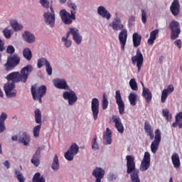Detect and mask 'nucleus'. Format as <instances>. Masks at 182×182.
<instances>
[{
    "mask_svg": "<svg viewBox=\"0 0 182 182\" xmlns=\"http://www.w3.org/2000/svg\"><path fill=\"white\" fill-rule=\"evenodd\" d=\"M162 114L164 117L166 119L167 122L171 121L172 117L171 114H170V112H168V109H163Z\"/></svg>",
    "mask_w": 182,
    "mask_h": 182,
    "instance_id": "obj_52",
    "label": "nucleus"
},
{
    "mask_svg": "<svg viewBox=\"0 0 182 182\" xmlns=\"http://www.w3.org/2000/svg\"><path fill=\"white\" fill-rule=\"evenodd\" d=\"M139 96L135 92H130L128 96V99L131 106H136L137 105V99Z\"/></svg>",
    "mask_w": 182,
    "mask_h": 182,
    "instance_id": "obj_32",
    "label": "nucleus"
},
{
    "mask_svg": "<svg viewBox=\"0 0 182 182\" xmlns=\"http://www.w3.org/2000/svg\"><path fill=\"white\" fill-rule=\"evenodd\" d=\"M18 141L23 144V146H29L31 144V136L26 133H23L19 135Z\"/></svg>",
    "mask_w": 182,
    "mask_h": 182,
    "instance_id": "obj_25",
    "label": "nucleus"
},
{
    "mask_svg": "<svg viewBox=\"0 0 182 182\" xmlns=\"http://www.w3.org/2000/svg\"><path fill=\"white\" fill-rule=\"evenodd\" d=\"M144 130L147 136H149L150 140H153L154 139V131L153 128L149 123L146 122L144 125Z\"/></svg>",
    "mask_w": 182,
    "mask_h": 182,
    "instance_id": "obj_29",
    "label": "nucleus"
},
{
    "mask_svg": "<svg viewBox=\"0 0 182 182\" xmlns=\"http://www.w3.org/2000/svg\"><path fill=\"white\" fill-rule=\"evenodd\" d=\"M3 33L6 39H11L12 35H14V31L6 27L3 30Z\"/></svg>",
    "mask_w": 182,
    "mask_h": 182,
    "instance_id": "obj_42",
    "label": "nucleus"
},
{
    "mask_svg": "<svg viewBox=\"0 0 182 182\" xmlns=\"http://www.w3.org/2000/svg\"><path fill=\"white\" fill-rule=\"evenodd\" d=\"M49 63V61L46 58H42L38 60L37 66L38 69H41L43 66H46Z\"/></svg>",
    "mask_w": 182,
    "mask_h": 182,
    "instance_id": "obj_43",
    "label": "nucleus"
},
{
    "mask_svg": "<svg viewBox=\"0 0 182 182\" xmlns=\"http://www.w3.org/2000/svg\"><path fill=\"white\" fill-rule=\"evenodd\" d=\"M110 28L113 29V31H122L124 26L122 23V20L119 17H115L114 21L109 23Z\"/></svg>",
    "mask_w": 182,
    "mask_h": 182,
    "instance_id": "obj_20",
    "label": "nucleus"
},
{
    "mask_svg": "<svg viewBox=\"0 0 182 182\" xmlns=\"http://www.w3.org/2000/svg\"><path fill=\"white\" fill-rule=\"evenodd\" d=\"M159 29H155L152 31L150 33V36L147 41V43H149V45H153L154 43V41L156 39L157 35H159Z\"/></svg>",
    "mask_w": 182,
    "mask_h": 182,
    "instance_id": "obj_33",
    "label": "nucleus"
},
{
    "mask_svg": "<svg viewBox=\"0 0 182 182\" xmlns=\"http://www.w3.org/2000/svg\"><path fill=\"white\" fill-rule=\"evenodd\" d=\"M4 165L5 166V167H6V168H9V167H10L9 161H6L4 163Z\"/></svg>",
    "mask_w": 182,
    "mask_h": 182,
    "instance_id": "obj_62",
    "label": "nucleus"
},
{
    "mask_svg": "<svg viewBox=\"0 0 182 182\" xmlns=\"http://www.w3.org/2000/svg\"><path fill=\"white\" fill-rule=\"evenodd\" d=\"M77 153H79V146L76 143H73L68 151L65 153L64 157L68 161H72Z\"/></svg>",
    "mask_w": 182,
    "mask_h": 182,
    "instance_id": "obj_8",
    "label": "nucleus"
},
{
    "mask_svg": "<svg viewBox=\"0 0 182 182\" xmlns=\"http://www.w3.org/2000/svg\"><path fill=\"white\" fill-rule=\"evenodd\" d=\"M132 60L133 65H136V68L138 69V72H140L141 69V66H143V60H144L143 54H141V53L139 50H138L136 52V55L132 58Z\"/></svg>",
    "mask_w": 182,
    "mask_h": 182,
    "instance_id": "obj_13",
    "label": "nucleus"
},
{
    "mask_svg": "<svg viewBox=\"0 0 182 182\" xmlns=\"http://www.w3.org/2000/svg\"><path fill=\"white\" fill-rule=\"evenodd\" d=\"M22 38L26 43H33L36 41L35 35L29 31H25L22 34Z\"/></svg>",
    "mask_w": 182,
    "mask_h": 182,
    "instance_id": "obj_18",
    "label": "nucleus"
},
{
    "mask_svg": "<svg viewBox=\"0 0 182 182\" xmlns=\"http://www.w3.org/2000/svg\"><path fill=\"white\" fill-rule=\"evenodd\" d=\"M35 120L37 124H42V114L39 109L35 110Z\"/></svg>",
    "mask_w": 182,
    "mask_h": 182,
    "instance_id": "obj_39",
    "label": "nucleus"
},
{
    "mask_svg": "<svg viewBox=\"0 0 182 182\" xmlns=\"http://www.w3.org/2000/svg\"><path fill=\"white\" fill-rule=\"evenodd\" d=\"M105 174H106V171L105 169L100 167H96L93 171H92V176L95 178H103L105 177Z\"/></svg>",
    "mask_w": 182,
    "mask_h": 182,
    "instance_id": "obj_26",
    "label": "nucleus"
},
{
    "mask_svg": "<svg viewBox=\"0 0 182 182\" xmlns=\"http://www.w3.org/2000/svg\"><path fill=\"white\" fill-rule=\"evenodd\" d=\"M129 86L132 89V90H134L136 92V90H139V87L137 86V82H136V80L134 78H132L129 80Z\"/></svg>",
    "mask_w": 182,
    "mask_h": 182,
    "instance_id": "obj_46",
    "label": "nucleus"
},
{
    "mask_svg": "<svg viewBox=\"0 0 182 182\" xmlns=\"http://www.w3.org/2000/svg\"><path fill=\"white\" fill-rule=\"evenodd\" d=\"M141 19L142 23H146V22H147V10L146 9H142L141 10Z\"/></svg>",
    "mask_w": 182,
    "mask_h": 182,
    "instance_id": "obj_45",
    "label": "nucleus"
},
{
    "mask_svg": "<svg viewBox=\"0 0 182 182\" xmlns=\"http://www.w3.org/2000/svg\"><path fill=\"white\" fill-rule=\"evenodd\" d=\"M50 11H45L43 14L44 22L49 28H53L55 26V21H56V15L55 14V10L53 7H50Z\"/></svg>",
    "mask_w": 182,
    "mask_h": 182,
    "instance_id": "obj_4",
    "label": "nucleus"
},
{
    "mask_svg": "<svg viewBox=\"0 0 182 182\" xmlns=\"http://www.w3.org/2000/svg\"><path fill=\"white\" fill-rule=\"evenodd\" d=\"M108 106H109V100H107V97H106V95L104 94L102 97V109L106 110Z\"/></svg>",
    "mask_w": 182,
    "mask_h": 182,
    "instance_id": "obj_49",
    "label": "nucleus"
},
{
    "mask_svg": "<svg viewBox=\"0 0 182 182\" xmlns=\"http://www.w3.org/2000/svg\"><path fill=\"white\" fill-rule=\"evenodd\" d=\"M68 7L70 9V12L73 15H76V11H77V5L73 2L68 3Z\"/></svg>",
    "mask_w": 182,
    "mask_h": 182,
    "instance_id": "obj_40",
    "label": "nucleus"
},
{
    "mask_svg": "<svg viewBox=\"0 0 182 182\" xmlns=\"http://www.w3.org/2000/svg\"><path fill=\"white\" fill-rule=\"evenodd\" d=\"M61 42L67 48H69L70 46H72V40L69 38H61Z\"/></svg>",
    "mask_w": 182,
    "mask_h": 182,
    "instance_id": "obj_50",
    "label": "nucleus"
},
{
    "mask_svg": "<svg viewBox=\"0 0 182 182\" xmlns=\"http://www.w3.org/2000/svg\"><path fill=\"white\" fill-rule=\"evenodd\" d=\"M132 41L134 48L140 46V43H141V36L137 33H134L132 36Z\"/></svg>",
    "mask_w": 182,
    "mask_h": 182,
    "instance_id": "obj_30",
    "label": "nucleus"
},
{
    "mask_svg": "<svg viewBox=\"0 0 182 182\" xmlns=\"http://www.w3.org/2000/svg\"><path fill=\"white\" fill-rule=\"evenodd\" d=\"M100 103L97 98H92L91 100V113L93 120L96 121L99 119V109Z\"/></svg>",
    "mask_w": 182,
    "mask_h": 182,
    "instance_id": "obj_9",
    "label": "nucleus"
},
{
    "mask_svg": "<svg viewBox=\"0 0 182 182\" xmlns=\"http://www.w3.org/2000/svg\"><path fill=\"white\" fill-rule=\"evenodd\" d=\"M160 146V142L157 141H153L151 144V151L153 154H156L159 150V146Z\"/></svg>",
    "mask_w": 182,
    "mask_h": 182,
    "instance_id": "obj_37",
    "label": "nucleus"
},
{
    "mask_svg": "<svg viewBox=\"0 0 182 182\" xmlns=\"http://www.w3.org/2000/svg\"><path fill=\"white\" fill-rule=\"evenodd\" d=\"M51 168L53 170H59V159H58V155H55L54 156Z\"/></svg>",
    "mask_w": 182,
    "mask_h": 182,
    "instance_id": "obj_44",
    "label": "nucleus"
},
{
    "mask_svg": "<svg viewBox=\"0 0 182 182\" xmlns=\"http://www.w3.org/2000/svg\"><path fill=\"white\" fill-rule=\"evenodd\" d=\"M107 179H108L109 181H113V180H116V176H115L114 173H109L107 175Z\"/></svg>",
    "mask_w": 182,
    "mask_h": 182,
    "instance_id": "obj_58",
    "label": "nucleus"
},
{
    "mask_svg": "<svg viewBox=\"0 0 182 182\" xmlns=\"http://www.w3.org/2000/svg\"><path fill=\"white\" fill-rule=\"evenodd\" d=\"M92 149L94 151L99 150V144L97 143V137L96 136L92 141Z\"/></svg>",
    "mask_w": 182,
    "mask_h": 182,
    "instance_id": "obj_51",
    "label": "nucleus"
},
{
    "mask_svg": "<svg viewBox=\"0 0 182 182\" xmlns=\"http://www.w3.org/2000/svg\"><path fill=\"white\" fill-rule=\"evenodd\" d=\"M16 178H17L18 181L19 182H25V177L21 171H15Z\"/></svg>",
    "mask_w": 182,
    "mask_h": 182,
    "instance_id": "obj_47",
    "label": "nucleus"
},
{
    "mask_svg": "<svg viewBox=\"0 0 182 182\" xmlns=\"http://www.w3.org/2000/svg\"><path fill=\"white\" fill-rule=\"evenodd\" d=\"M126 160L127 172L128 174H131V181L132 182H140V178H139V171H136V162H134V156L127 155L126 156Z\"/></svg>",
    "mask_w": 182,
    "mask_h": 182,
    "instance_id": "obj_2",
    "label": "nucleus"
},
{
    "mask_svg": "<svg viewBox=\"0 0 182 182\" xmlns=\"http://www.w3.org/2000/svg\"><path fill=\"white\" fill-rule=\"evenodd\" d=\"M119 45H121V50L124 51L126 42H127V30L123 29L119 33Z\"/></svg>",
    "mask_w": 182,
    "mask_h": 182,
    "instance_id": "obj_17",
    "label": "nucleus"
},
{
    "mask_svg": "<svg viewBox=\"0 0 182 182\" xmlns=\"http://www.w3.org/2000/svg\"><path fill=\"white\" fill-rule=\"evenodd\" d=\"M40 4L43 8H46V9H48L49 8V1L48 0H40Z\"/></svg>",
    "mask_w": 182,
    "mask_h": 182,
    "instance_id": "obj_55",
    "label": "nucleus"
},
{
    "mask_svg": "<svg viewBox=\"0 0 182 182\" xmlns=\"http://www.w3.org/2000/svg\"><path fill=\"white\" fill-rule=\"evenodd\" d=\"M60 16L62 22H63L65 25H70L73 23V21H76V15L68 12L66 9H62L60 11Z\"/></svg>",
    "mask_w": 182,
    "mask_h": 182,
    "instance_id": "obj_5",
    "label": "nucleus"
},
{
    "mask_svg": "<svg viewBox=\"0 0 182 182\" xmlns=\"http://www.w3.org/2000/svg\"><path fill=\"white\" fill-rule=\"evenodd\" d=\"M134 23H136V17L134 16H130L128 20L129 28L134 26Z\"/></svg>",
    "mask_w": 182,
    "mask_h": 182,
    "instance_id": "obj_53",
    "label": "nucleus"
},
{
    "mask_svg": "<svg viewBox=\"0 0 182 182\" xmlns=\"http://www.w3.org/2000/svg\"><path fill=\"white\" fill-rule=\"evenodd\" d=\"M174 45L177 46L178 49H181V40L178 39L174 41Z\"/></svg>",
    "mask_w": 182,
    "mask_h": 182,
    "instance_id": "obj_60",
    "label": "nucleus"
},
{
    "mask_svg": "<svg viewBox=\"0 0 182 182\" xmlns=\"http://www.w3.org/2000/svg\"><path fill=\"white\" fill-rule=\"evenodd\" d=\"M33 70V67L31 65H28L23 68L20 73L13 72L6 76V80L11 83H18V82H22L23 83H26L28 77L31 74V72Z\"/></svg>",
    "mask_w": 182,
    "mask_h": 182,
    "instance_id": "obj_1",
    "label": "nucleus"
},
{
    "mask_svg": "<svg viewBox=\"0 0 182 182\" xmlns=\"http://www.w3.org/2000/svg\"><path fill=\"white\" fill-rule=\"evenodd\" d=\"M73 41L76 45H80L83 41V36L80 34V31L76 27H74V31L73 32Z\"/></svg>",
    "mask_w": 182,
    "mask_h": 182,
    "instance_id": "obj_21",
    "label": "nucleus"
},
{
    "mask_svg": "<svg viewBox=\"0 0 182 182\" xmlns=\"http://www.w3.org/2000/svg\"><path fill=\"white\" fill-rule=\"evenodd\" d=\"M74 31H75V27L69 28L68 31L67 32L65 36L62 37V39H69V36H70V35L73 36V33Z\"/></svg>",
    "mask_w": 182,
    "mask_h": 182,
    "instance_id": "obj_54",
    "label": "nucleus"
},
{
    "mask_svg": "<svg viewBox=\"0 0 182 182\" xmlns=\"http://www.w3.org/2000/svg\"><path fill=\"white\" fill-rule=\"evenodd\" d=\"M173 92H174V87L173 86V85H168V87L162 91L161 98L162 103L166 102V100H167V97H168V95L173 93Z\"/></svg>",
    "mask_w": 182,
    "mask_h": 182,
    "instance_id": "obj_22",
    "label": "nucleus"
},
{
    "mask_svg": "<svg viewBox=\"0 0 182 182\" xmlns=\"http://www.w3.org/2000/svg\"><path fill=\"white\" fill-rule=\"evenodd\" d=\"M115 100L118 106L119 114H123L124 113V102L122 99V95H120V90H117L115 92Z\"/></svg>",
    "mask_w": 182,
    "mask_h": 182,
    "instance_id": "obj_14",
    "label": "nucleus"
},
{
    "mask_svg": "<svg viewBox=\"0 0 182 182\" xmlns=\"http://www.w3.org/2000/svg\"><path fill=\"white\" fill-rule=\"evenodd\" d=\"M63 98L67 100L68 106H73L77 102V95L73 90L65 91L63 93Z\"/></svg>",
    "mask_w": 182,
    "mask_h": 182,
    "instance_id": "obj_7",
    "label": "nucleus"
},
{
    "mask_svg": "<svg viewBox=\"0 0 182 182\" xmlns=\"http://www.w3.org/2000/svg\"><path fill=\"white\" fill-rule=\"evenodd\" d=\"M32 181L33 182H46V181L43 177V176L41 174V173L37 172L34 174L32 178Z\"/></svg>",
    "mask_w": 182,
    "mask_h": 182,
    "instance_id": "obj_35",
    "label": "nucleus"
},
{
    "mask_svg": "<svg viewBox=\"0 0 182 182\" xmlns=\"http://www.w3.org/2000/svg\"><path fill=\"white\" fill-rule=\"evenodd\" d=\"M175 119L176 122H180V120H182V112H178L176 114Z\"/></svg>",
    "mask_w": 182,
    "mask_h": 182,
    "instance_id": "obj_61",
    "label": "nucleus"
},
{
    "mask_svg": "<svg viewBox=\"0 0 182 182\" xmlns=\"http://www.w3.org/2000/svg\"><path fill=\"white\" fill-rule=\"evenodd\" d=\"M7 53L12 54L15 52V48L13 46H9L6 48Z\"/></svg>",
    "mask_w": 182,
    "mask_h": 182,
    "instance_id": "obj_57",
    "label": "nucleus"
},
{
    "mask_svg": "<svg viewBox=\"0 0 182 182\" xmlns=\"http://www.w3.org/2000/svg\"><path fill=\"white\" fill-rule=\"evenodd\" d=\"M11 139L13 140V141H18V140H19V138H18L17 136H13L11 137Z\"/></svg>",
    "mask_w": 182,
    "mask_h": 182,
    "instance_id": "obj_63",
    "label": "nucleus"
},
{
    "mask_svg": "<svg viewBox=\"0 0 182 182\" xmlns=\"http://www.w3.org/2000/svg\"><path fill=\"white\" fill-rule=\"evenodd\" d=\"M142 96L144 97L146 103H150L151 101V92H150V90L147 87H144L143 92H142Z\"/></svg>",
    "mask_w": 182,
    "mask_h": 182,
    "instance_id": "obj_31",
    "label": "nucleus"
},
{
    "mask_svg": "<svg viewBox=\"0 0 182 182\" xmlns=\"http://www.w3.org/2000/svg\"><path fill=\"white\" fill-rule=\"evenodd\" d=\"M10 25L14 32H18V31H22L23 29V26L19 23L17 20L11 19L10 20Z\"/></svg>",
    "mask_w": 182,
    "mask_h": 182,
    "instance_id": "obj_28",
    "label": "nucleus"
},
{
    "mask_svg": "<svg viewBox=\"0 0 182 182\" xmlns=\"http://www.w3.org/2000/svg\"><path fill=\"white\" fill-rule=\"evenodd\" d=\"M7 117L6 113L2 112L0 114V133H4L6 130L5 120H6Z\"/></svg>",
    "mask_w": 182,
    "mask_h": 182,
    "instance_id": "obj_27",
    "label": "nucleus"
},
{
    "mask_svg": "<svg viewBox=\"0 0 182 182\" xmlns=\"http://www.w3.org/2000/svg\"><path fill=\"white\" fill-rule=\"evenodd\" d=\"M154 141H158L159 143L161 141V131H160V129H159L155 130V136Z\"/></svg>",
    "mask_w": 182,
    "mask_h": 182,
    "instance_id": "obj_48",
    "label": "nucleus"
},
{
    "mask_svg": "<svg viewBox=\"0 0 182 182\" xmlns=\"http://www.w3.org/2000/svg\"><path fill=\"white\" fill-rule=\"evenodd\" d=\"M46 70L48 76H52V66H50V63H48L47 65H46Z\"/></svg>",
    "mask_w": 182,
    "mask_h": 182,
    "instance_id": "obj_56",
    "label": "nucleus"
},
{
    "mask_svg": "<svg viewBox=\"0 0 182 182\" xmlns=\"http://www.w3.org/2000/svg\"><path fill=\"white\" fill-rule=\"evenodd\" d=\"M53 83L57 89H61L63 90H69V85L64 79L56 78L53 80Z\"/></svg>",
    "mask_w": 182,
    "mask_h": 182,
    "instance_id": "obj_15",
    "label": "nucleus"
},
{
    "mask_svg": "<svg viewBox=\"0 0 182 182\" xmlns=\"http://www.w3.org/2000/svg\"><path fill=\"white\" fill-rule=\"evenodd\" d=\"M41 129H42V124H38L33 129V136L34 139H38L41 134Z\"/></svg>",
    "mask_w": 182,
    "mask_h": 182,
    "instance_id": "obj_36",
    "label": "nucleus"
},
{
    "mask_svg": "<svg viewBox=\"0 0 182 182\" xmlns=\"http://www.w3.org/2000/svg\"><path fill=\"white\" fill-rule=\"evenodd\" d=\"M19 62H21V58L16 54L11 55L8 58L7 62L5 64V68L6 70H14L16 66L19 65Z\"/></svg>",
    "mask_w": 182,
    "mask_h": 182,
    "instance_id": "obj_6",
    "label": "nucleus"
},
{
    "mask_svg": "<svg viewBox=\"0 0 182 182\" xmlns=\"http://www.w3.org/2000/svg\"><path fill=\"white\" fill-rule=\"evenodd\" d=\"M23 55L26 60H31L32 59V51H31V49L26 48L23 50Z\"/></svg>",
    "mask_w": 182,
    "mask_h": 182,
    "instance_id": "obj_38",
    "label": "nucleus"
},
{
    "mask_svg": "<svg viewBox=\"0 0 182 182\" xmlns=\"http://www.w3.org/2000/svg\"><path fill=\"white\" fill-rule=\"evenodd\" d=\"M31 93L34 100H38L39 103H42V97L46 95V86L33 85L31 87Z\"/></svg>",
    "mask_w": 182,
    "mask_h": 182,
    "instance_id": "obj_3",
    "label": "nucleus"
},
{
    "mask_svg": "<svg viewBox=\"0 0 182 182\" xmlns=\"http://www.w3.org/2000/svg\"><path fill=\"white\" fill-rule=\"evenodd\" d=\"M6 95L8 97H15L16 96V90L14 82H8L4 86Z\"/></svg>",
    "mask_w": 182,
    "mask_h": 182,
    "instance_id": "obj_11",
    "label": "nucleus"
},
{
    "mask_svg": "<svg viewBox=\"0 0 182 182\" xmlns=\"http://www.w3.org/2000/svg\"><path fill=\"white\" fill-rule=\"evenodd\" d=\"M97 12L98 15H100V16L104 18L105 19H107V21H109L110 18H112V15L110 14L109 11H107V9H106V7L103 6H98V8L97 9Z\"/></svg>",
    "mask_w": 182,
    "mask_h": 182,
    "instance_id": "obj_19",
    "label": "nucleus"
},
{
    "mask_svg": "<svg viewBox=\"0 0 182 182\" xmlns=\"http://www.w3.org/2000/svg\"><path fill=\"white\" fill-rule=\"evenodd\" d=\"M112 130L110 129L107 128L106 131L103 133V143L104 144L110 145L112 144Z\"/></svg>",
    "mask_w": 182,
    "mask_h": 182,
    "instance_id": "obj_24",
    "label": "nucleus"
},
{
    "mask_svg": "<svg viewBox=\"0 0 182 182\" xmlns=\"http://www.w3.org/2000/svg\"><path fill=\"white\" fill-rule=\"evenodd\" d=\"M172 163L175 168L180 167V156L178 154H173L171 156Z\"/></svg>",
    "mask_w": 182,
    "mask_h": 182,
    "instance_id": "obj_34",
    "label": "nucleus"
},
{
    "mask_svg": "<svg viewBox=\"0 0 182 182\" xmlns=\"http://www.w3.org/2000/svg\"><path fill=\"white\" fill-rule=\"evenodd\" d=\"M170 10L173 16H177L180 14V2L178 0H174L171 6Z\"/></svg>",
    "mask_w": 182,
    "mask_h": 182,
    "instance_id": "obj_23",
    "label": "nucleus"
},
{
    "mask_svg": "<svg viewBox=\"0 0 182 182\" xmlns=\"http://www.w3.org/2000/svg\"><path fill=\"white\" fill-rule=\"evenodd\" d=\"M178 123H180V121L176 120V122L172 124L173 127H177V124H178Z\"/></svg>",
    "mask_w": 182,
    "mask_h": 182,
    "instance_id": "obj_64",
    "label": "nucleus"
},
{
    "mask_svg": "<svg viewBox=\"0 0 182 182\" xmlns=\"http://www.w3.org/2000/svg\"><path fill=\"white\" fill-rule=\"evenodd\" d=\"M112 122L114 123V127L117 129V132L120 133V134H123L124 132V127L123 126V123H122L120 117L117 115H113Z\"/></svg>",
    "mask_w": 182,
    "mask_h": 182,
    "instance_id": "obj_16",
    "label": "nucleus"
},
{
    "mask_svg": "<svg viewBox=\"0 0 182 182\" xmlns=\"http://www.w3.org/2000/svg\"><path fill=\"white\" fill-rule=\"evenodd\" d=\"M5 50V42L0 38V52Z\"/></svg>",
    "mask_w": 182,
    "mask_h": 182,
    "instance_id": "obj_59",
    "label": "nucleus"
},
{
    "mask_svg": "<svg viewBox=\"0 0 182 182\" xmlns=\"http://www.w3.org/2000/svg\"><path fill=\"white\" fill-rule=\"evenodd\" d=\"M169 28L171 30V39L173 41L177 39L178 38V35H180V23L176 21H172L169 23Z\"/></svg>",
    "mask_w": 182,
    "mask_h": 182,
    "instance_id": "obj_10",
    "label": "nucleus"
},
{
    "mask_svg": "<svg viewBox=\"0 0 182 182\" xmlns=\"http://www.w3.org/2000/svg\"><path fill=\"white\" fill-rule=\"evenodd\" d=\"M31 161L35 167H38L39 164H41V161H39V154L36 153L34 154Z\"/></svg>",
    "mask_w": 182,
    "mask_h": 182,
    "instance_id": "obj_41",
    "label": "nucleus"
},
{
    "mask_svg": "<svg viewBox=\"0 0 182 182\" xmlns=\"http://www.w3.org/2000/svg\"><path fill=\"white\" fill-rule=\"evenodd\" d=\"M150 160H151L150 153L147 151L145 152L144 155V158L141 161V165L139 167V169L141 171H146V170H149L150 167Z\"/></svg>",
    "mask_w": 182,
    "mask_h": 182,
    "instance_id": "obj_12",
    "label": "nucleus"
}]
</instances>
